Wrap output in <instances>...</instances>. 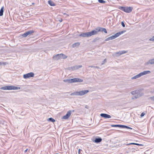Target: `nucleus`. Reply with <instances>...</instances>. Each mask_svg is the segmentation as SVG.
<instances>
[{
    "label": "nucleus",
    "mask_w": 154,
    "mask_h": 154,
    "mask_svg": "<svg viewBox=\"0 0 154 154\" xmlns=\"http://www.w3.org/2000/svg\"><path fill=\"white\" fill-rule=\"evenodd\" d=\"M88 106H87L86 105V106H85V108H87V109H88Z\"/></svg>",
    "instance_id": "obj_49"
},
{
    "label": "nucleus",
    "mask_w": 154,
    "mask_h": 154,
    "mask_svg": "<svg viewBox=\"0 0 154 154\" xmlns=\"http://www.w3.org/2000/svg\"><path fill=\"white\" fill-rule=\"evenodd\" d=\"M59 21H60V22H62V21H63V20L62 19H61L60 20H59Z\"/></svg>",
    "instance_id": "obj_46"
},
{
    "label": "nucleus",
    "mask_w": 154,
    "mask_h": 154,
    "mask_svg": "<svg viewBox=\"0 0 154 154\" xmlns=\"http://www.w3.org/2000/svg\"><path fill=\"white\" fill-rule=\"evenodd\" d=\"M102 139L101 138L99 137L96 138L94 140V142L96 143H99L101 141Z\"/></svg>",
    "instance_id": "obj_18"
},
{
    "label": "nucleus",
    "mask_w": 154,
    "mask_h": 154,
    "mask_svg": "<svg viewBox=\"0 0 154 154\" xmlns=\"http://www.w3.org/2000/svg\"><path fill=\"white\" fill-rule=\"evenodd\" d=\"M20 89V87H15L13 86H11V90H16L19 89Z\"/></svg>",
    "instance_id": "obj_19"
},
{
    "label": "nucleus",
    "mask_w": 154,
    "mask_h": 154,
    "mask_svg": "<svg viewBox=\"0 0 154 154\" xmlns=\"http://www.w3.org/2000/svg\"><path fill=\"white\" fill-rule=\"evenodd\" d=\"M48 4L51 6H54L56 5L55 3L51 0L48 1Z\"/></svg>",
    "instance_id": "obj_21"
},
{
    "label": "nucleus",
    "mask_w": 154,
    "mask_h": 154,
    "mask_svg": "<svg viewBox=\"0 0 154 154\" xmlns=\"http://www.w3.org/2000/svg\"><path fill=\"white\" fill-rule=\"evenodd\" d=\"M22 36L23 37H26L27 36V35L26 33V32H25V33H24L22 35Z\"/></svg>",
    "instance_id": "obj_37"
},
{
    "label": "nucleus",
    "mask_w": 154,
    "mask_h": 154,
    "mask_svg": "<svg viewBox=\"0 0 154 154\" xmlns=\"http://www.w3.org/2000/svg\"><path fill=\"white\" fill-rule=\"evenodd\" d=\"M71 112L70 110L68 111L66 113V114L62 117V119H68L71 115Z\"/></svg>",
    "instance_id": "obj_8"
},
{
    "label": "nucleus",
    "mask_w": 154,
    "mask_h": 154,
    "mask_svg": "<svg viewBox=\"0 0 154 154\" xmlns=\"http://www.w3.org/2000/svg\"><path fill=\"white\" fill-rule=\"evenodd\" d=\"M80 150H81L80 149H79V152Z\"/></svg>",
    "instance_id": "obj_50"
},
{
    "label": "nucleus",
    "mask_w": 154,
    "mask_h": 154,
    "mask_svg": "<svg viewBox=\"0 0 154 154\" xmlns=\"http://www.w3.org/2000/svg\"><path fill=\"white\" fill-rule=\"evenodd\" d=\"M96 30H98V32H104L105 33H107V32L106 29L105 28H103L98 27L96 29Z\"/></svg>",
    "instance_id": "obj_7"
},
{
    "label": "nucleus",
    "mask_w": 154,
    "mask_h": 154,
    "mask_svg": "<svg viewBox=\"0 0 154 154\" xmlns=\"http://www.w3.org/2000/svg\"><path fill=\"white\" fill-rule=\"evenodd\" d=\"M150 98L153 101H154V96L151 97Z\"/></svg>",
    "instance_id": "obj_43"
},
{
    "label": "nucleus",
    "mask_w": 154,
    "mask_h": 154,
    "mask_svg": "<svg viewBox=\"0 0 154 154\" xmlns=\"http://www.w3.org/2000/svg\"><path fill=\"white\" fill-rule=\"evenodd\" d=\"M63 81L64 82H68V83H71L77 82H82L83 81V80L78 78H74L70 79L64 80Z\"/></svg>",
    "instance_id": "obj_1"
},
{
    "label": "nucleus",
    "mask_w": 154,
    "mask_h": 154,
    "mask_svg": "<svg viewBox=\"0 0 154 154\" xmlns=\"http://www.w3.org/2000/svg\"><path fill=\"white\" fill-rule=\"evenodd\" d=\"M48 120L49 121L51 122H54L55 121V120L54 119L52 118H48Z\"/></svg>",
    "instance_id": "obj_26"
},
{
    "label": "nucleus",
    "mask_w": 154,
    "mask_h": 154,
    "mask_svg": "<svg viewBox=\"0 0 154 154\" xmlns=\"http://www.w3.org/2000/svg\"><path fill=\"white\" fill-rule=\"evenodd\" d=\"M135 145H137V146H143V144H138V143H135Z\"/></svg>",
    "instance_id": "obj_41"
},
{
    "label": "nucleus",
    "mask_w": 154,
    "mask_h": 154,
    "mask_svg": "<svg viewBox=\"0 0 154 154\" xmlns=\"http://www.w3.org/2000/svg\"><path fill=\"white\" fill-rule=\"evenodd\" d=\"M0 89L3 90H11V86H6L1 88Z\"/></svg>",
    "instance_id": "obj_14"
},
{
    "label": "nucleus",
    "mask_w": 154,
    "mask_h": 154,
    "mask_svg": "<svg viewBox=\"0 0 154 154\" xmlns=\"http://www.w3.org/2000/svg\"><path fill=\"white\" fill-rule=\"evenodd\" d=\"M27 32H28V34L29 35H31L32 33H33L34 32V31L33 30H30L27 31Z\"/></svg>",
    "instance_id": "obj_31"
},
{
    "label": "nucleus",
    "mask_w": 154,
    "mask_h": 154,
    "mask_svg": "<svg viewBox=\"0 0 154 154\" xmlns=\"http://www.w3.org/2000/svg\"><path fill=\"white\" fill-rule=\"evenodd\" d=\"M133 9V8L131 7H126L125 12L129 13L131 12Z\"/></svg>",
    "instance_id": "obj_13"
},
{
    "label": "nucleus",
    "mask_w": 154,
    "mask_h": 154,
    "mask_svg": "<svg viewBox=\"0 0 154 154\" xmlns=\"http://www.w3.org/2000/svg\"><path fill=\"white\" fill-rule=\"evenodd\" d=\"M131 94L133 95L135 94L136 95V90L132 91L131 92Z\"/></svg>",
    "instance_id": "obj_35"
},
{
    "label": "nucleus",
    "mask_w": 154,
    "mask_h": 154,
    "mask_svg": "<svg viewBox=\"0 0 154 154\" xmlns=\"http://www.w3.org/2000/svg\"><path fill=\"white\" fill-rule=\"evenodd\" d=\"M70 95L71 96H78L79 95L78 91H75L71 93Z\"/></svg>",
    "instance_id": "obj_24"
},
{
    "label": "nucleus",
    "mask_w": 154,
    "mask_h": 154,
    "mask_svg": "<svg viewBox=\"0 0 154 154\" xmlns=\"http://www.w3.org/2000/svg\"><path fill=\"white\" fill-rule=\"evenodd\" d=\"M100 39V38L99 37H97L93 40V42H95L99 40Z\"/></svg>",
    "instance_id": "obj_28"
},
{
    "label": "nucleus",
    "mask_w": 154,
    "mask_h": 154,
    "mask_svg": "<svg viewBox=\"0 0 154 154\" xmlns=\"http://www.w3.org/2000/svg\"><path fill=\"white\" fill-rule=\"evenodd\" d=\"M125 32V30H124L116 33L114 35L115 38L119 36L121 34Z\"/></svg>",
    "instance_id": "obj_12"
},
{
    "label": "nucleus",
    "mask_w": 154,
    "mask_h": 154,
    "mask_svg": "<svg viewBox=\"0 0 154 154\" xmlns=\"http://www.w3.org/2000/svg\"><path fill=\"white\" fill-rule=\"evenodd\" d=\"M121 24L123 27H124L125 26V25L124 22L122 21L121 22Z\"/></svg>",
    "instance_id": "obj_36"
},
{
    "label": "nucleus",
    "mask_w": 154,
    "mask_h": 154,
    "mask_svg": "<svg viewBox=\"0 0 154 154\" xmlns=\"http://www.w3.org/2000/svg\"><path fill=\"white\" fill-rule=\"evenodd\" d=\"M98 31L97 30H92V31L89 32L90 36H91L92 35H96L97 34Z\"/></svg>",
    "instance_id": "obj_11"
},
{
    "label": "nucleus",
    "mask_w": 154,
    "mask_h": 154,
    "mask_svg": "<svg viewBox=\"0 0 154 154\" xmlns=\"http://www.w3.org/2000/svg\"><path fill=\"white\" fill-rule=\"evenodd\" d=\"M34 76V74L33 72H30L23 75V77L25 79H27L30 77H33Z\"/></svg>",
    "instance_id": "obj_4"
},
{
    "label": "nucleus",
    "mask_w": 154,
    "mask_h": 154,
    "mask_svg": "<svg viewBox=\"0 0 154 154\" xmlns=\"http://www.w3.org/2000/svg\"><path fill=\"white\" fill-rule=\"evenodd\" d=\"M141 76V75L140 74V73L139 74L133 76V77H132L131 78L132 79H135L137 78H140Z\"/></svg>",
    "instance_id": "obj_20"
},
{
    "label": "nucleus",
    "mask_w": 154,
    "mask_h": 154,
    "mask_svg": "<svg viewBox=\"0 0 154 154\" xmlns=\"http://www.w3.org/2000/svg\"><path fill=\"white\" fill-rule=\"evenodd\" d=\"M135 143H128L126 144L127 146H128L131 145H135Z\"/></svg>",
    "instance_id": "obj_38"
},
{
    "label": "nucleus",
    "mask_w": 154,
    "mask_h": 154,
    "mask_svg": "<svg viewBox=\"0 0 154 154\" xmlns=\"http://www.w3.org/2000/svg\"><path fill=\"white\" fill-rule=\"evenodd\" d=\"M119 9L122 10L125 12V11L126 7L120 6L119 7Z\"/></svg>",
    "instance_id": "obj_25"
},
{
    "label": "nucleus",
    "mask_w": 154,
    "mask_h": 154,
    "mask_svg": "<svg viewBox=\"0 0 154 154\" xmlns=\"http://www.w3.org/2000/svg\"><path fill=\"white\" fill-rule=\"evenodd\" d=\"M67 57V56L63 54H56L53 57V58L54 60H58L60 59H65Z\"/></svg>",
    "instance_id": "obj_2"
},
{
    "label": "nucleus",
    "mask_w": 154,
    "mask_h": 154,
    "mask_svg": "<svg viewBox=\"0 0 154 154\" xmlns=\"http://www.w3.org/2000/svg\"><path fill=\"white\" fill-rule=\"evenodd\" d=\"M28 149H26V150H25L24 151V152H26L27 151Z\"/></svg>",
    "instance_id": "obj_47"
},
{
    "label": "nucleus",
    "mask_w": 154,
    "mask_h": 154,
    "mask_svg": "<svg viewBox=\"0 0 154 154\" xmlns=\"http://www.w3.org/2000/svg\"><path fill=\"white\" fill-rule=\"evenodd\" d=\"M79 36L83 37H90L89 35V32H86L82 33L79 35Z\"/></svg>",
    "instance_id": "obj_10"
},
{
    "label": "nucleus",
    "mask_w": 154,
    "mask_h": 154,
    "mask_svg": "<svg viewBox=\"0 0 154 154\" xmlns=\"http://www.w3.org/2000/svg\"><path fill=\"white\" fill-rule=\"evenodd\" d=\"M4 8V7H2L0 10V16H1L3 15Z\"/></svg>",
    "instance_id": "obj_22"
},
{
    "label": "nucleus",
    "mask_w": 154,
    "mask_h": 154,
    "mask_svg": "<svg viewBox=\"0 0 154 154\" xmlns=\"http://www.w3.org/2000/svg\"><path fill=\"white\" fill-rule=\"evenodd\" d=\"M63 14L64 15H66V13H63Z\"/></svg>",
    "instance_id": "obj_52"
},
{
    "label": "nucleus",
    "mask_w": 154,
    "mask_h": 154,
    "mask_svg": "<svg viewBox=\"0 0 154 154\" xmlns=\"http://www.w3.org/2000/svg\"><path fill=\"white\" fill-rule=\"evenodd\" d=\"M92 67V68H94L95 67V66H89L88 67L89 68V67Z\"/></svg>",
    "instance_id": "obj_45"
},
{
    "label": "nucleus",
    "mask_w": 154,
    "mask_h": 154,
    "mask_svg": "<svg viewBox=\"0 0 154 154\" xmlns=\"http://www.w3.org/2000/svg\"><path fill=\"white\" fill-rule=\"evenodd\" d=\"M72 112H74V110H72Z\"/></svg>",
    "instance_id": "obj_53"
},
{
    "label": "nucleus",
    "mask_w": 154,
    "mask_h": 154,
    "mask_svg": "<svg viewBox=\"0 0 154 154\" xmlns=\"http://www.w3.org/2000/svg\"><path fill=\"white\" fill-rule=\"evenodd\" d=\"M119 125H112L111 126L112 127H119Z\"/></svg>",
    "instance_id": "obj_33"
},
{
    "label": "nucleus",
    "mask_w": 154,
    "mask_h": 154,
    "mask_svg": "<svg viewBox=\"0 0 154 154\" xmlns=\"http://www.w3.org/2000/svg\"><path fill=\"white\" fill-rule=\"evenodd\" d=\"M125 126V125H119V127L120 128H124Z\"/></svg>",
    "instance_id": "obj_34"
},
{
    "label": "nucleus",
    "mask_w": 154,
    "mask_h": 154,
    "mask_svg": "<svg viewBox=\"0 0 154 154\" xmlns=\"http://www.w3.org/2000/svg\"><path fill=\"white\" fill-rule=\"evenodd\" d=\"M8 63L7 62L0 63V65H5L8 64Z\"/></svg>",
    "instance_id": "obj_29"
},
{
    "label": "nucleus",
    "mask_w": 154,
    "mask_h": 154,
    "mask_svg": "<svg viewBox=\"0 0 154 154\" xmlns=\"http://www.w3.org/2000/svg\"><path fill=\"white\" fill-rule=\"evenodd\" d=\"M26 32V34H27V35H29V34H28V32Z\"/></svg>",
    "instance_id": "obj_51"
},
{
    "label": "nucleus",
    "mask_w": 154,
    "mask_h": 154,
    "mask_svg": "<svg viewBox=\"0 0 154 154\" xmlns=\"http://www.w3.org/2000/svg\"><path fill=\"white\" fill-rule=\"evenodd\" d=\"M146 64H154V58L149 60L146 63Z\"/></svg>",
    "instance_id": "obj_16"
},
{
    "label": "nucleus",
    "mask_w": 154,
    "mask_h": 154,
    "mask_svg": "<svg viewBox=\"0 0 154 154\" xmlns=\"http://www.w3.org/2000/svg\"><path fill=\"white\" fill-rule=\"evenodd\" d=\"M80 45V43L79 42L75 43L72 45V47L75 48L76 47L79 46Z\"/></svg>",
    "instance_id": "obj_23"
},
{
    "label": "nucleus",
    "mask_w": 154,
    "mask_h": 154,
    "mask_svg": "<svg viewBox=\"0 0 154 154\" xmlns=\"http://www.w3.org/2000/svg\"><path fill=\"white\" fill-rule=\"evenodd\" d=\"M124 128L130 129L131 130L132 129V128L126 125H125Z\"/></svg>",
    "instance_id": "obj_32"
},
{
    "label": "nucleus",
    "mask_w": 154,
    "mask_h": 154,
    "mask_svg": "<svg viewBox=\"0 0 154 154\" xmlns=\"http://www.w3.org/2000/svg\"><path fill=\"white\" fill-rule=\"evenodd\" d=\"M106 62V59H105L103 61V63L101 64V65L103 64L104 63Z\"/></svg>",
    "instance_id": "obj_42"
},
{
    "label": "nucleus",
    "mask_w": 154,
    "mask_h": 154,
    "mask_svg": "<svg viewBox=\"0 0 154 154\" xmlns=\"http://www.w3.org/2000/svg\"><path fill=\"white\" fill-rule=\"evenodd\" d=\"M82 67V65H76L69 68V70H74L81 68Z\"/></svg>",
    "instance_id": "obj_5"
},
{
    "label": "nucleus",
    "mask_w": 154,
    "mask_h": 154,
    "mask_svg": "<svg viewBox=\"0 0 154 154\" xmlns=\"http://www.w3.org/2000/svg\"><path fill=\"white\" fill-rule=\"evenodd\" d=\"M116 54L117 56H118V55L120 54L119 51L118 52H116Z\"/></svg>",
    "instance_id": "obj_44"
},
{
    "label": "nucleus",
    "mask_w": 154,
    "mask_h": 154,
    "mask_svg": "<svg viewBox=\"0 0 154 154\" xmlns=\"http://www.w3.org/2000/svg\"><path fill=\"white\" fill-rule=\"evenodd\" d=\"M115 38V36L114 35H113L111 36H110V37H108L105 40V41H108L110 40H112L113 39H114Z\"/></svg>",
    "instance_id": "obj_17"
},
{
    "label": "nucleus",
    "mask_w": 154,
    "mask_h": 154,
    "mask_svg": "<svg viewBox=\"0 0 154 154\" xmlns=\"http://www.w3.org/2000/svg\"><path fill=\"white\" fill-rule=\"evenodd\" d=\"M98 2L101 3H105L106 2V1L103 0H98Z\"/></svg>",
    "instance_id": "obj_30"
},
{
    "label": "nucleus",
    "mask_w": 154,
    "mask_h": 154,
    "mask_svg": "<svg viewBox=\"0 0 154 154\" xmlns=\"http://www.w3.org/2000/svg\"><path fill=\"white\" fill-rule=\"evenodd\" d=\"M149 41H154V36H153L152 38H150Z\"/></svg>",
    "instance_id": "obj_40"
},
{
    "label": "nucleus",
    "mask_w": 154,
    "mask_h": 154,
    "mask_svg": "<svg viewBox=\"0 0 154 154\" xmlns=\"http://www.w3.org/2000/svg\"><path fill=\"white\" fill-rule=\"evenodd\" d=\"M119 52L120 54L118 55V56H120L122 54L126 53L127 52V51H119Z\"/></svg>",
    "instance_id": "obj_27"
},
{
    "label": "nucleus",
    "mask_w": 154,
    "mask_h": 154,
    "mask_svg": "<svg viewBox=\"0 0 154 154\" xmlns=\"http://www.w3.org/2000/svg\"><path fill=\"white\" fill-rule=\"evenodd\" d=\"M100 116L105 118L109 119L111 117L110 115L105 113H101L100 114Z\"/></svg>",
    "instance_id": "obj_9"
},
{
    "label": "nucleus",
    "mask_w": 154,
    "mask_h": 154,
    "mask_svg": "<svg viewBox=\"0 0 154 154\" xmlns=\"http://www.w3.org/2000/svg\"><path fill=\"white\" fill-rule=\"evenodd\" d=\"M94 68H99V67H98L97 66H95Z\"/></svg>",
    "instance_id": "obj_48"
},
{
    "label": "nucleus",
    "mask_w": 154,
    "mask_h": 154,
    "mask_svg": "<svg viewBox=\"0 0 154 154\" xmlns=\"http://www.w3.org/2000/svg\"><path fill=\"white\" fill-rule=\"evenodd\" d=\"M145 113H144V112H142L141 113V114L140 116L141 117H143L145 115Z\"/></svg>",
    "instance_id": "obj_39"
},
{
    "label": "nucleus",
    "mask_w": 154,
    "mask_h": 154,
    "mask_svg": "<svg viewBox=\"0 0 154 154\" xmlns=\"http://www.w3.org/2000/svg\"><path fill=\"white\" fill-rule=\"evenodd\" d=\"M150 72V71H144L143 72H140V73L141 76L143 75L149 73Z\"/></svg>",
    "instance_id": "obj_15"
},
{
    "label": "nucleus",
    "mask_w": 154,
    "mask_h": 154,
    "mask_svg": "<svg viewBox=\"0 0 154 154\" xmlns=\"http://www.w3.org/2000/svg\"><path fill=\"white\" fill-rule=\"evenodd\" d=\"M89 92V91L88 90H84L78 91V94L79 96L83 95Z\"/></svg>",
    "instance_id": "obj_6"
},
{
    "label": "nucleus",
    "mask_w": 154,
    "mask_h": 154,
    "mask_svg": "<svg viewBox=\"0 0 154 154\" xmlns=\"http://www.w3.org/2000/svg\"><path fill=\"white\" fill-rule=\"evenodd\" d=\"M143 94V93L141 92V90H136V95L134 96V97L132 98V99L139 98Z\"/></svg>",
    "instance_id": "obj_3"
}]
</instances>
